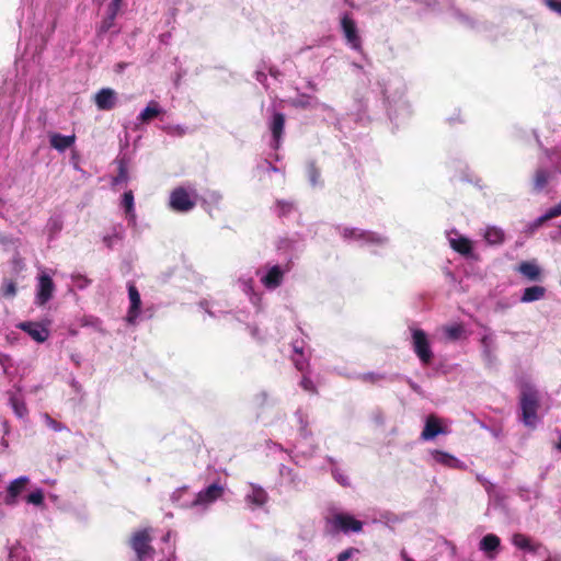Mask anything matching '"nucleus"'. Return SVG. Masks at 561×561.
Returning a JSON list of instances; mask_svg holds the SVG:
<instances>
[{
    "label": "nucleus",
    "instance_id": "nucleus-1",
    "mask_svg": "<svg viewBox=\"0 0 561 561\" xmlns=\"http://www.w3.org/2000/svg\"><path fill=\"white\" fill-rule=\"evenodd\" d=\"M23 7L19 25L25 32L30 30L35 50L43 49L56 28L61 0H22Z\"/></svg>",
    "mask_w": 561,
    "mask_h": 561
},
{
    "label": "nucleus",
    "instance_id": "nucleus-2",
    "mask_svg": "<svg viewBox=\"0 0 561 561\" xmlns=\"http://www.w3.org/2000/svg\"><path fill=\"white\" fill-rule=\"evenodd\" d=\"M376 85L383 98L388 116L392 122L399 124L411 115V105L404 99L407 87L401 78H379Z\"/></svg>",
    "mask_w": 561,
    "mask_h": 561
},
{
    "label": "nucleus",
    "instance_id": "nucleus-3",
    "mask_svg": "<svg viewBox=\"0 0 561 561\" xmlns=\"http://www.w3.org/2000/svg\"><path fill=\"white\" fill-rule=\"evenodd\" d=\"M341 237L345 241L357 242L360 247L385 248L389 244L386 234L353 227H337Z\"/></svg>",
    "mask_w": 561,
    "mask_h": 561
},
{
    "label": "nucleus",
    "instance_id": "nucleus-4",
    "mask_svg": "<svg viewBox=\"0 0 561 561\" xmlns=\"http://www.w3.org/2000/svg\"><path fill=\"white\" fill-rule=\"evenodd\" d=\"M362 529L363 523L348 513L331 510L325 517V530L331 536L359 533Z\"/></svg>",
    "mask_w": 561,
    "mask_h": 561
},
{
    "label": "nucleus",
    "instance_id": "nucleus-5",
    "mask_svg": "<svg viewBox=\"0 0 561 561\" xmlns=\"http://www.w3.org/2000/svg\"><path fill=\"white\" fill-rule=\"evenodd\" d=\"M291 270V261L285 264L266 262L256 270V276L263 287L270 291L277 289L284 282L285 275Z\"/></svg>",
    "mask_w": 561,
    "mask_h": 561
},
{
    "label": "nucleus",
    "instance_id": "nucleus-6",
    "mask_svg": "<svg viewBox=\"0 0 561 561\" xmlns=\"http://www.w3.org/2000/svg\"><path fill=\"white\" fill-rule=\"evenodd\" d=\"M519 405L522 411L520 421L525 426L536 427L539 422V417L537 415L539 408L538 392L533 388L524 389L520 394Z\"/></svg>",
    "mask_w": 561,
    "mask_h": 561
},
{
    "label": "nucleus",
    "instance_id": "nucleus-7",
    "mask_svg": "<svg viewBox=\"0 0 561 561\" xmlns=\"http://www.w3.org/2000/svg\"><path fill=\"white\" fill-rule=\"evenodd\" d=\"M513 545L520 549L524 552L522 561H528L527 554L538 556L540 558H545L543 561H561L560 556H548V550L540 543H537L531 540L530 537L524 534H515L512 538Z\"/></svg>",
    "mask_w": 561,
    "mask_h": 561
},
{
    "label": "nucleus",
    "instance_id": "nucleus-8",
    "mask_svg": "<svg viewBox=\"0 0 561 561\" xmlns=\"http://www.w3.org/2000/svg\"><path fill=\"white\" fill-rule=\"evenodd\" d=\"M129 307L125 316V321L129 325H136L142 319H149L152 317L148 313V310H141V297L138 288L133 282L127 283Z\"/></svg>",
    "mask_w": 561,
    "mask_h": 561
},
{
    "label": "nucleus",
    "instance_id": "nucleus-9",
    "mask_svg": "<svg viewBox=\"0 0 561 561\" xmlns=\"http://www.w3.org/2000/svg\"><path fill=\"white\" fill-rule=\"evenodd\" d=\"M340 27L346 45L358 53H363V42L358 33L356 21L350 12H343L340 16Z\"/></svg>",
    "mask_w": 561,
    "mask_h": 561
},
{
    "label": "nucleus",
    "instance_id": "nucleus-10",
    "mask_svg": "<svg viewBox=\"0 0 561 561\" xmlns=\"http://www.w3.org/2000/svg\"><path fill=\"white\" fill-rule=\"evenodd\" d=\"M411 337H412V347L422 363V365L427 366L432 363L434 358V353L432 351L430 340L424 330L419 328H411Z\"/></svg>",
    "mask_w": 561,
    "mask_h": 561
},
{
    "label": "nucleus",
    "instance_id": "nucleus-11",
    "mask_svg": "<svg viewBox=\"0 0 561 561\" xmlns=\"http://www.w3.org/2000/svg\"><path fill=\"white\" fill-rule=\"evenodd\" d=\"M169 206L176 213H188L196 206V193L194 190L191 192L183 187H175L169 199Z\"/></svg>",
    "mask_w": 561,
    "mask_h": 561
},
{
    "label": "nucleus",
    "instance_id": "nucleus-12",
    "mask_svg": "<svg viewBox=\"0 0 561 561\" xmlns=\"http://www.w3.org/2000/svg\"><path fill=\"white\" fill-rule=\"evenodd\" d=\"M481 357L484 366L489 369H493L497 366L496 352L499 348L495 333L485 328L483 334L480 337Z\"/></svg>",
    "mask_w": 561,
    "mask_h": 561
},
{
    "label": "nucleus",
    "instance_id": "nucleus-13",
    "mask_svg": "<svg viewBox=\"0 0 561 561\" xmlns=\"http://www.w3.org/2000/svg\"><path fill=\"white\" fill-rule=\"evenodd\" d=\"M150 542L151 537L148 529L138 530L130 538V547L135 551L138 561L152 560L153 549Z\"/></svg>",
    "mask_w": 561,
    "mask_h": 561
},
{
    "label": "nucleus",
    "instance_id": "nucleus-14",
    "mask_svg": "<svg viewBox=\"0 0 561 561\" xmlns=\"http://www.w3.org/2000/svg\"><path fill=\"white\" fill-rule=\"evenodd\" d=\"M224 494V486L218 482H213L205 489L201 490L192 497L191 504L199 511L206 510L208 505L217 501Z\"/></svg>",
    "mask_w": 561,
    "mask_h": 561
},
{
    "label": "nucleus",
    "instance_id": "nucleus-15",
    "mask_svg": "<svg viewBox=\"0 0 561 561\" xmlns=\"http://www.w3.org/2000/svg\"><path fill=\"white\" fill-rule=\"evenodd\" d=\"M55 283L51 275L45 271H42L37 275L36 293H35V305L45 306L51 298L55 291Z\"/></svg>",
    "mask_w": 561,
    "mask_h": 561
},
{
    "label": "nucleus",
    "instance_id": "nucleus-16",
    "mask_svg": "<svg viewBox=\"0 0 561 561\" xmlns=\"http://www.w3.org/2000/svg\"><path fill=\"white\" fill-rule=\"evenodd\" d=\"M279 484L291 491L300 492L306 488V479L296 470L285 466H279Z\"/></svg>",
    "mask_w": 561,
    "mask_h": 561
},
{
    "label": "nucleus",
    "instance_id": "nucleus-17",
    "mask_svg": "<svg viewBox=\"0 0 561 561\" xmlns=\"http://www.w3.org/2000/svg\"><path fill=\"white\" fill-rule=\"evenodd\" d=\"M324 460L325 462L319 467V470L324 472L330 471L333 480L336 483L343 488L350 486L351 480L345 470L342 468L341 462L331 456H327Z\"/></svg>",
    "mask_w": 561,
    "mask_h": 561
},
{
    "label": "nucleus",
    "instance_id": "nucleus-18",
    "mask_svg": "<svg viewBox=\"0 0 561 561\" xmlns=\"http://www.w3.org/2000/svg\"><path fill=\"white\" fill-rule=\"evenodd\" d=\"M268 128L272 134L270 147L276 151L280 148L282 138L284 135L285 115L280 112H273L268 121Z\"/></svg>",
    "mask_w": 561,
    "mask_h": 561
},
{
    "label": "nucleus",
    "instance_id": "nucleus-19",
    "mask_svg": "<svg viewBox=\"0 0 561 561\" xmlns=\"http://www.w3.org/2000/svg\"><path fill=\"white\" fill-rule=\"evenodd\" d=\"M440 434H447L446 428L440 424V420L435 414L427 415L421 433V439L430 442Z\"/></svg>",
    "mask_w": 561,
    "mask_h": 561
},
{
    "label": "nucleus",
    "instance_id": "nucleus-20",
    "mask_svg": "<svg viewBox=\"0 0 561 561\" xmlns=\"http://www.w3.org/2000/svg\"><path fill=\"white\" fill-rule=\"evenodd\" d=\"M479 550L489 560H494L501 548V539L495 534H486L479 541Z\"/></svg>",
    "mask_w": 561,
    "mask_h": 561
},
{
    "label": "nucleus",
    "instance_id": "nucleus-21",
    "mask_svg": "<svg viewBox=\"0 0 561 561\" xmlns=\"http://www.w3.org/2000/svg\"><path fill=\"white\" fill-rule=\"evenodd\" d=\"M18 328L26 332L35 342L44 343L49 336V330L42 323L24 321Z\"/></svg>",
    "mask_w": 561,
    "mask_h": 561
},
{
    "label": "nucleus",
    "instance_id": "nucleus-22",
    "mask_svg": "<svg viewBox=\"0 0 561 561\" xmlns=\"http://www.w3.org/2000/svg\"><path fill=\"white\" fill-rule=\"evenodd\" d=\"M94 102L100 111H111L116 106L117 93L111 88H102L95 93Z\"/></svg>",
    "mask_w": 561,
    "mask_h": 561
},
{
    "label": "nucleus",
    "instance_id": "nucleus-23",
    "mask_svg": "<svg viewBox=\"0 0 561 561\" xmlns=\"http://www.w3.org/2000/svg\"><path fill=\"white\" fill-rule=\"evenodd\" d=\"M317 111L321 113L322 119L325 123L332 124L335 127V129H337L341 133H345L343 123L344 118L340 116V114L331 105L320 101Z\"/></svg>",
    "mask_w": 561,
    "mask_h": 561
},
{
    "label": "nucleus",
    "instance_id": "nucleus-24",
    "mask_svg": "<svg viewBox=\"0 0 561 561\" xmlns=\"http://www.w3.org/2000/svg\"><path fill=\"white\" fill-rule=\"evenodd\" d=\"M27 482L28 478L25 476L14 479L7 489L4 503L9 506L15 505Z\"/></svg>",
    "mask_w": 561,
    "mask_h": 561
},
{
    "label": "nucleus",
    "instance_id": "nucleus-25",
    "mask_svg": "<svg viewBox=\"0 0 561 561\" xmlns=\"http://www.w3.org/2000/svg\"><path fill=\"white\" fill-rule=\"evenodd\" d=\"M431 457L433 461L437 465H440L446 468L450 469H463L465 463L460 461L458 458H456L454 455L439 450L434 449L431 451Z\"/></svg>",
    "mask_w": 561,
    "mask_h": 561
},
{
    "label": "nucleus",
    "instance_id": "nucleus-26",
    "mask_svg": "<svg viewBox=\"0 0 561 561\" xmlns=\"http://www.w3.org/2000/svg\"><path fill=\"white\" fill-rule=\"evenodd\" d=\"M561 216V202L550 207L543 215L539 216L535 220L528 222L525 227V232L528 234L535 233L546 221Z\"/></svg>",
    "mask_w": 561,
    "mask_h": 561
},
{
    "label": "nucleus",
    "instance_id": "nucleus-27",
    "mask_svg": "<svg viewBox=\"0 0 561 561\" xmlns=\"http://www.w3.org/2000/svg\"><path fill=\"white\" fill-rule=\"evenodd\" d=\"M306 341L304 339H294L291 342V348H293V362L295 364V367L299 371H304L308 366V359L305 355V348H306Z\"/></svg>",
    "mask_w": 561,
    "mask_h": 561
},
{
    "label": "nucleus",
    "instance_id": "nucleus-28",
    "mask_svg": "<svg viewBox=\"0 0 561 561\" xmlns=\"http://www.w3.org/2000/svg\"><path fill=\"white\" fill-rule=\"evenodd\" d=\"M238 287L249 297L251 304L259 308L261 295L254 290V279L252 276L242 275L237 280Z\"/></svg>",
    "mask_w": 561,
    "mask_h": 561
},
{
    "label": "nucleus",
    "instance_id": "nucleus-29",
    "mask_svg": "<svg viewBox=\"0 0 561 561\" xmlns=\"http://www.w3.org/2000/svg\"><path fill=\"white\" fill-rule=\"evenodd\" d=\"M250 491L245 494V502L254 507L263 506L268 499L266 491L256 484H249Z\"/></svg>",
    "mask_w": 561,
    "mask_h": 561
},
{
    "label": "nucleus",
    "instance_id": "nucleus-30",
    "mask_svg": "<svg viewBox=\"0 0 561 561\" xmlns=\"http://www.w3.org/2000/svg\"><path fill=\"white\" fill-rule=\"evenodd\" d=\"M49 145L58 152H65L68 148L72 147L76 142V135H61L59 133H50Z\"/></svg>",
    "mask_w": 561,
    "mask_h": 561
},
{
    "label": "nucleus",
    "instance_id": "nucleus-31",
    "mask_svg": "<svg viewBox=\"0 0 561 561\" xmlns=\"http://www.w3.org/2000/svg\"><path fill=\"white\" fill-rule=\"evenodd\" d=\"M290 104L295 108L317 111L320 100L307 93H298L297 96L290 100Z\"/></svg>",
    "mask_w": 561,
    "mask_h": 561
},
{
    "label": "nucleus",
    "instance_id": "nucleus-32",
    "mask_svg": "<svg viewBox=\"0 0 561 561\" xmlns=\"http://www.w3.org/2000/svg\"><path fill=\"white\" fill-rule=\"evenodd\" d=\"M164 114V110L157 101H150L147 106L138 114L137 121L141 124H148L156 117Z\"/></svg>",
    "mask_w": 561,
    "mask_h": 561
},
{
    "label": "nucleus",
    "instance_id": "nucleus-33",
    "mask_svg": "<svg viewBox=\"0 0 561 561\" xmlns=\"http://www.w3.org/2000/svg\"><path fill=\"white\" fill-rule=\"evenodd\" d=\"M551 179L552 172L549 169L545 167L537 168L533 178V191L536 193L542 192Z\"/></svg>",
    "mask_w": 561,
    "mask_h": 561
},
{
    "label": "nucleus",
    "instance_id": "nucleus-34",
    "mask_svg": "<svg viewBox=\"0 0 561 561\" xmlns=\"http://www.w3.org/2000/svg\"><path fill=\"white\" fill-rule=\"evenodd\" d=\"M547 289L540 285H534L526 287L519 297V301L523 304H530L545 298Z\"/></svg>",
    "mask_w": 561,
    "mask_h": 561
},
{
    "label": "nucleus",
    "instance_id": "nucleus-35",
    "mask_svg": "<svg viewBox=\"0 0 561 561\" xmlns=\"http://www.w3.org/2000/svg\"><path fill=\"white\" fill-rule=\"evenodd\" d=\"M295 450L289 451L290 459L298 466L305 467L304 460L311 459L314 457L318 446L317 445H310L306 449L299 448L298 445L295 446Z\"/></svg>",
    "mask_w": 561,
    "mask_h": 561
},
{
    "label": "nucleus",
    "instance_id": "nucleus-36",
    "mask_svg": "<svg viewBox=\"0 0 561 561\" xmlns=\"http://www.w3.org/2000/svg\"><path fill=\"white\" fill-rule=\"evenodd\" d=\"M483 238L490 245H501L505 241V232L496 226H488L484 229Z\"/></svg>",
    "mask_w": 561,
    "mask_h": 561
},
{
    "label": "nucleus",
    "instance_id": "nucleus-37",
    "mask_svg": "<svg viewBox=\"0 0 561 561\" xmlns=\"http://www.w3.org/2000/svg\"><path fill=\"white\" fill-rule=\"evenodd\" d=\"M171 502L182 508H194V506L191 504L192 497L188 496V488L187 486H181L178 488L172 494H171Z\"/></svg>",
    "mask_w": 561,
    "mask_h": 561
},
{
    "label": "nucleus",
    "instance_id": "nucleus-38",
    "mask_svg": "<svg viewBox=\"0 0 561 561\" xmlns=\"http://www.w3.org/2000/svg\"><path fill=\"white\" fill-rule=\"evenodd\" d=\"M517 272H519L527 279L535 282L540 277V268L535 262L524 261L517 266Z\"/></svg>",
    "mask_w": 561,
    "mask_h": 561
},
{
    "label": "nucleus",
    "instance_id": "nucleus-39",
    "mask_svg": "<svg viewBox=\"0 0 561 561\" xmlns=\"http://www.w3.org/2000/svg\"><path fill=\"white\" fill-rule=\"evenodd\" d=\"M125 237V230L122 225L114 226L111 233L103 237V243L110 250L123 241Z\"/></svg>",
    "mask_w": 561,
    "mask_h": 561
},
{
    "label": "nucleus",
    "instance_id": "nucleus-40",
    "mask_svg": "<svg viewBox=\"0 0 561 561\" xmlns=\"http://www.w3.org/2000/svg\"><path fill=\"white\" fill-rule=\"evenodd\" d=\"M296 210V205L291 201L277 199L275 203L274 213L278 218H288Z\"/></svg>",
    "mask_w": 561,
    "mask_h": 561
},
{
    "label": "nucleus",
    "instance_id": "nucleus-41",
    "mask_svg": "<svg viewBox=\"0 0 561 561\" xmlns=\"http://www.w3.org/2000/svg\"><path fill=\"white\" fill-rule=\"evenodd\" d=\"M306 174L309 181V184L312 187H322L323 181L321 179V171L316 165L314 161H309L306 165Z\"/></svg>",
    "mask_w": 561,
    "mask_h": 561
},
{
    "label": "nucleus",
    "instance_id": "nucleus-42",
    "mask_svg": "<svg viewBox=\"0 0 561 561\" xmlns=\"http://www.w3.org/2000/svg\"><path fill=\"white\" fill-rule=\"evenodd\" d=\"M355 112L352 113L356 123L365 124L368 121L367 115V101L364 98H355L354 100Z\"/></svg>",
    "mask_w": 561,
    "mask_h": 561
},
{
    "label": "nucleus",
    "instance_id": "nucleus-43",
    "mask_svg": "<svg viewBox=\"0 0 561 561\" xmlns=\"http://www.w3.org/2000/svg\"><path fill=\"white\" fill-rule=\"evenodd\" d=\"M445 339L450 342H456L465 336V328L460 323L443 327Z\"/></svg>",
    "mask_w": 561,
    "mask_h": 561
},
{
    "label": "nucleus",
    "instance_id": "nucleus-44",
    "mask_svg": "<svg viewBox=\"0 0 561 561\" xmlns=\"http://www.w3.org/2000/svg\"><path fill=\"white\" fill-rule=\"evenodd\" d=\"M9 403H10L14 414L19 419H24L27 416L28 410H27L26 404L21 396L11 394L9 398Z\"/></svg>",
    "mask_w": 561,
    "mask_h": 561
},
{
    "label": "nucleus",
    "instance_id": "nucleus-45",
    "mask_svg": "<svg viewBox=\"0 0 561 561\" xmlns=\"http://www.w3.org/2000/svg\"><path fill=\"white\" fill-rule=\"evenodd\" d=\"M450 245L455 251L466 256L470 255L473 250L471 241L465 237L450 239Z\"/></svg>",
    "mask_w": 561,
    "mask_h": 561
},
{
    "label": "nucleus",
    "instance_id": "nucleus-46",
    "mask_svg": "<svg viewBox=\"0 0 561 561\" xmlns=\"http://www.w3.org/2000/svg\"><path fill=\"white\" fill-rule=\"evenodd\" d=\"M517 494L523 501L531 503L533 501H536L540 496V488L539 485H520L517 489Z\"/></svg>",
    "mask_w": 561,
    "mask_h": 561
},
{
    "label": "nucleus",
    "instance_id": "nucleus-47",
    "mask_svg": "<svg viewBox=\"0 0 561 561\" xmlns=\"http://www.w3.org/2000/svg\"><path fill=\"white\" fill-rule=\"evenodd\" d=\"M9 561H30L26 549L20 542L9 548Z\"/></svg>",
    "mask_w": 561,
    "mask_h": 561
},
{
    "label": "nucleus",
    "instance_id": "nucleus-48",
    "mask_svg": "<svg viewBox=\"0 0 561 561\" xmlns=\"http://www.w3.org/2000/svg\"><path fill=\"white\" fill-rule=\"evenodd\" d=\"M173 537H175V534L171 530L163 535L162 540L168 545V547L167 551H163L164 557L159 561H175V546L171 543Z\"/></svg>",
    "mask_w": 561,
    "mask_h": 561
},
{
    "label": "nucleus",
    "instance_id": "nucleus-49",
    "mask_svg": "<svg viewBox=\"0 0 561 561\" xmlns=\"http://www.w3.org/2000/svg\"><path fill=\"white\" fill-rule=\"evenodd\" d=\"M350 378L360 379L364 382H370V383H378L381 380L388 379V377L385 374L380 373H364V374H355L350 376ZM392 377H389V380H392Z\"/></svg>",
    "mask_w": 561,
    "mask_h": 561
},
{
    "label": "nucleus",
    "instance_id": "nucleus-50",
    "mask_svg": "<svg viewBox=\"0 0 561 561\" xmlns=\"http://www.w3.org/2000/svg\"><path fill=\"white\" fill-rule=\"evenodd\" d=\"M545 153L553 164L554 169L561 174V145L553 149H545Z\"/></svg>",
    "mask_w": 561,
    "mask_h": 561
},
{
    "label": "nucleus",
    "instance_id": "nucleus-51",
    "mask_svg": "<svg viewBox=\"0 0 561 561\" xmlns=\"http://www.w3.org/2000/svg\"><path fill=\"white\" fill-rule=\"evenodd\" d=\"M161 129L170 136L182 137L187 133L188 128L186 126L180 125V124H176V125L168 124V125H163L161 127Z\"/></svg>",
    "mask_w": 561,
    "mask_h": 561
},
{
    "label": "nucleus",
    "instance_id": "nucleus-52",
    "mask_svg": "<svg viewBox=\"0 0 561 561\" xmlns=\"http://www.w3.org/2000/svg\"><path fill=\"white\" fill-rule=\"evenodd\" d=\"M199 308L203 309L208 316L217 318L221 313H224L222 310L216 308V304L211 302L207 299H203L198 304Z\"/></svg>",
    "mask_w": 561,
    "mask_h": 561
},
{
    "label": "nucleus",
    "instance_id": "nucleus-53",
    "mask_svg": "<svg viewBox=\"0 0 561 561\" xmlns=\"http://www.w3.org/2000/svg\"><path fill=\"white\" fill-rule=\"evenodd\" d=\"M267 69H264V60H262L255 70V79L260 82L266 90L268 89L267 84Z\"/></svg>",
    "mask_w": 561,
    "mask_h": 561
},
{
    "label": "nucleus",
    "instance_id": "nucleus-54",
    "mask_svg": "<svg viewBox=\"0 0 561 561\" xmlns=\"http://www.w3.org/2000/svg\"><path fill=\"white\" fill-rule=\"evenodd\" d=\"M1 295L5 298H14L16 295V284L13 280H4L1 287Z\"/></svg>",
    "mask_w": 561,
    "mask_h": 561
},
{
    "label": "nucleus",
    "instance_id": "nucleus-55",
    "mask_svg": "<svg viewBox=\"0 0 561 561\" xmlns=\"http://www.w3.org/2000/svg\"><path fill=\"white\" fill-rule=\"evenodd\" d=\"M127 181H128V171H127L126 163L124 162V160H119L118 173L114 178L113 183L114 184H119V183H124V182H127Z\"/></svg>",
    "mask_w": 561,
    "mask_h": 561
},
{
    "label": "nucleus",
    "instance_id": "nucleus-56",
    "mask_svg": "<svg viewBox=\"0 0 561 561\" xmlns=\"http://www.w3.org/2000/svg\"><path fill=\"white\" fill-rule=\"evenodd\" d=\"M27 503L33 504L35 506H39L44 502V493L42 489H36L35 491L31 492L26 497Z\"/></svg>",
    "mask_w": 561,
    "mask_h": 561
},
{
    "label": "nucleus",
    "instance_id": "nucleus-57",
    "mask_svg": "<svg viewBox=\"0 0 561 561\" xmlns=\"http://www.w3.org/2000/svg\"><path fill=\"white\" fill-rule=\"evenodd\" d=\"M121 204L125 211L135 209L134 194L131 191H127L123 194Z\"/></svg>",
    "mask_w": 561,
    "mask_h": 561
},
{
    "label": "nucleus",
    "instance_id": "nucleus-58",
    "mask_svg": "<svg viewBox=\"0 0 561 561\" xmlns=\"http://www.w3.org/2000/svg\"><path fill=\"white\" fill-rule=\"evenodd\" d=\"M73 285L80 289L83 290L91 284V279H89L87 276L81 274H76L71 276Z\"/></svg>",
    "mask_w": 561,
    "mask_h": 561
},
{
    "label": "nucleus",
    "instance_id": "nucleus-59",
    "mask_svg": "<svg viewBox=\"0 0 561 561\" xmlns=\"http://www.w3.org/2000/svg\"><path fill=\"white\" fill-rule=\"evenodd\" d=\"M264 69H267L268 75L276 81H282L284 73L270 61L264 60Z\"/></svg>",
    "mask_w": 561,
    "mask_h": 561
},
{
    "label": "nucleus",
    "instance_id": "nucleus-60",
    "mask_svg": "<svg viewBox=\"0 0 561 561\" xmlns=\"http://www.w3.org/2000/svg\"><path fill=\"white\" fill-rule=\"evenodd\" d=\"M45 422H46V425L55 432H61L64 430H67V426L65 424L56 421L48 414H45Z\"/></svg>",
    "mask_w": 561,
    "mask_h": 561
},
{
    "label": "nucleus",
    "instance_id": "nucleus-61",
    "mask_svg": "<svg viewBox=\"0 0 561 561\" xmlns=\"http://www.w3.org/2000/svg\"><path fill=\"white\" fill-rule=\"evenodd\" d=\"M115 19V16L105 13V16L103 18L100 25V32L107 33L114 26Z\"/></svg>",
    "mask_w": 561,
    "mask_h": 561
},
{
    "label": "nucleus",
    "instance_id": "nucleus-62",
    "mask_svg": "<svg viewBox=\"0 0 561 561\" xmlns=\"http://www.w3.org/2000/svg\"><path fill=\"white\" fill-rule=\"evenodd\" d=\"M373 422L378 426H383L386 423V416L381 409L377 408L371 413Z\"/></svg>",
    "mask_w": 561,
    "mask_h": 561
},
{
    "label": "nucleus",
    "instance_id": "nucleus-63",
    "mask_svg": "<svg viewBox=\"0 0 561 561\" xmlns=\"http://www.w3.org/2000/svg\"><path fill=\"white\" fill-rule=\"evenodd\" d=\"M253 400L257 407L263 408L264 405L268 404L270 396L266 391H260L254 396Z\"/></svg>",
    "mask_w": 561,
    "mask_h": 561
},
{
    "label": "nucleus",
    "instance_id": "nucleus-64",
    "mask_svg": "<svg viewBox=\"0 0 561 561\" xmlns=\"http://www.w3.org/2000/svg\"><path fill=\"white\" fill-rule=\"evenodd\" d=\"M477 480L483 485V488L485 489L486 493L490 496H492L494 491H495V485L490 480H488L486 478H484L481 474L477 476Z\"/></svg>",
    "mask_w": 561,
    "mask_h": 561
}]
</instances>
